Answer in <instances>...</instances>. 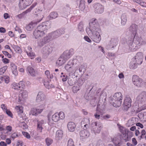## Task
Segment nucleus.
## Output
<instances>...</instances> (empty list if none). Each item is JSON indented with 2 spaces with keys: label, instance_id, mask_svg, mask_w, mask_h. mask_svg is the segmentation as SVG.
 Masks as SVG:
<instances>
[{
  "label": "nucleus",
  "instance_id": "obj_1",
  "mask_svg": "<svg viewBox=\"0 0 146 146\" xmlns=\"http://www.w3.org/2000/svg\"><path fill=\"white\" fill-rule=\"evenodd\" d=\"M89 27L86 29L88 34L91 37L92 40L96 43H99L101 40L100 33L101 30L96 19L93 18L90 20Z\"/></svg>",
  "mask_w": 146,
  "mask_h": 146
},
{
  "label": "nucleus",
  "instance_id": "obj_2",
  "mask_svg": "<svg viewBox=\"0 0 146 146\" xmlns=\"http://www.w3.org/2000/svg\"><path fill=\"white\" fill-rule=\"evenodd\" d=\"M74 50L71 48L64 52L58 60L56 64H64L74 54Z\"/></svg>",
  "mask_w": 146,
  "mask_h": 146
},
{
  "label": "nucleus",
  "instance_id": "obj_3",
  "mask_svg": "<svg viewBox=\"0 0 146 146\" xmlns=\"http://www.w3.org/2000/svg\"><path fill=\"white\" fill-rule=\"evenodd\" d=\"M122 95L120 92H116L111 97L110 101V103L115 107L120 106L122 102Z\"/></svg>",
  "mask_w": 146,
  "mask_h": 146
},
{
  "label": "nucleus",
  "instance_id": "obj_4",
  "mask_svg": "<svg viewBox=\"0 0 146 146\" xmlns=\"http://www.w3.org/2000/svg\"><path fill=\"white\" fill-rule=\"evenodd\" d=\"M132 37L133 38L130 41V42H129V46L131 50L133 51L137 48V45H141L142 38L137 36V35Z\"/></svg>",
  "mask_w": 146,
  "mask_h": 146
},
{
  "label": "nucleus",
  "instance_id": "obj_5",
  "mask_svg": "<svg viewBox=\"0 0 146 146\" xmlns=\"http://www.w3.org/2000/svg\"><path fill=\"white\" fill-rule=\"evenodd\" d=\"M132 81L133 84L138 87H141L145 85L146 86V78L144 82L141 78L136 75H134L132 78Z\"/></svg>",
  "mask_w": 146,
  "mask_h": 146
},
{
  "label": "nucleus",
  "instance_id": "obj_6",
  "mask_svg": "<svg viewBox=\"0 0 146 146\" xmlns=\"http://www.w3.org/2000/svg\"><path fill=\"white\" fill-rule=\"evenodd\" d=\"M64 32L63 29L57 30L55 31L52 32L47 35L50 40L56 38L62 35L64 33Z\"/></svg>",
  "mask_w": 146,
  "mask_h": 146
},
{
  "label": "nucleus",
  "instance_id": "obj_7",
  "mask_svg": "<svg viewBox=\"0 0 146 146\" xmlns=\"http://www.w3.org/2000/svg\"><path fill=\"white\" fill-rule=\"evenodd\" d=\"M54 47L50 45H48L43 47L42 50L43 56L44 58H47L52 51Z\"/></svg>",
  "mask_w": 146,
  "mask_h": 146
},
{
  "label": "nucleus",
  "instance_id": "obj_8",
  "mask_svg": "<svg viewBox=\"0 0 146 146\" xmlns=\"http://www.w3.org/2000/svg\"><path fill=\"white\" fill-rule=\"evenodd\" d=\"M51 24L48 21H46L40 24L38 26L37 28L41 31L44 32L45 34L48 29L50 28Z\"/></svg>",
  "mask_w": 146,
  "mask_h": 146
},
{
  "label": "nucleus",
  "instance_id": "obj_9",
  "mask_svg": "<svg viewBox=\"0 0 146 146\" xmlns=\"http://www.w3.org/2000/svg\"><path fill=\"white\" fill-rule=\"evenodd\" d=\"M91 129L92 133L96 134L100 133L102 128V126L100 124L98 125L97 122H93L91 124Z\"/></svg>",
  "mask_w": 146,
  "mask_h": 146
},
{
  "label": "nucleus",
  "instance_id": "obj_10",
  "mask_svg": "<svg viewBox=\"0 0 146 146\" xmlns=\"http://www.w3.org/2000/svg\"><path fill=\"white\" fill-rule=\"evenodd\" d=\"M65 117L64 113L60 112L59 113H56L53 115L52 116V119L55 122H57L60 119H64Z\"/></svg>",
  "mask_w": 146,
  "mask_h": 146
},
{
  "label": "nucleus",
  "instance_id": "obj_11",
  "mask_svg": "<svg viewBox=\"0 0 146 146\" xmlns=\"http://www.w3.org/2000/svg\"><path fill=\"white\" fill-rule=\"evenodd\" d=\"M50 40L47 35L44 37L37 40L36 43L37 46L41 47L44 44L48 43Z\"/></svg>",
  "mask_w": 146,
  "mask_h": 146
},
{
  "label": "nucleus",
  "instance_id": "obj_12",
  "mask_svg": "<svg viewBox=\"0 0 146 146\" xmlns=\"http://www.w3.org/2000/svg\"><path fill=\"white\" fill-rule=\"evenodd\" d=\"M34 0H20L19 7L20 9L23 10L29 5Z\"/></svg>",
  "mask_w": 146,
  "mask_h": 146
},
{
  "label": "nucleus",
  "instance_id": "obj_13",
  "mask_svg": "<svg viewBox=\"0 0 146 146\" xmlns=\"http://www.w3.org/2000/svg\"><path fill=\"white\" fill-rule=\"evenodd\" d=\"M28 96V92L26 90H21L19 92L18 101L23 102Z\"/></svg>",
  "mask_w": 146,
  "mask_h": 146
},
{
  "label": "nucleus",
  "instance_id": "obj_14",
  "mask_svg": "<svg viewBox=\"0 0 146 146\" xmlns=\"http://www.w3.org/2000/svg\"><path fill=\"white\" fill-rule=\"evenodd\" d=\"M95 11L98 14L102 13L104 11V7L99 3H97L94 6Z\"/></svg>",
  "mask_w": 146,
  "mask_h": 146
},
{
  "label": "nucleus",
  "instance_id": "obj_15",
  "mask_svg": "<svg viewBox=\"0 0 146 146\" xmlns=\"http://www.w3.org/2000/svg\"><path fill=\"white\" fill-rule=\"evenodd\" d=\"M43 17V15L42 16L41 19H40L39 21H37L32 22L26 27V29L27 30L29 31H31L36 25L37 23L40 22L42 20V18Z\"/></svg>",
  "mask_w": 146,
  "mask_h": 146
},
{
  "label": "nucleus",
  "instance_id": "obj_16",
  "mask_svg": "<svg viewBox=\"0 0 146 146\" xmlns=\"http://www.w3.org/2000/svg\"><path fill=\"white\" fill-rule=\"evenodd\" d=\"M119 128L120 131L123 134L125 135V136L123 137V139L126 142L129 141V137L128 136L127 134H126V129L125 127L120 125L119 126Z\"/></svg>",
  "mask_w": 146,
  "mask_h": 146
},
{
  "label": "nucleus",
  "instance_id": "obj_17",
  "mask_svg": "<svg viewBox=\"0 0 146 146\" xmlns=\"http://www.w3.org/2000/svg\"><path fill=\"white\" fill-rule=\"evenodd\" d=\"M138 103H143L146 101V92H143L137 97Z\"/></svg>",
  "mask_w": 146,
  "mask_h": 146
},
{
  "label": "nucleus",
  "instance_id": "obj_18",
  "mask_svg": "<svg viewBox=\"0 0 146 146\" xmlns=\"http://www.w3.org/2000/svg\"><path fill=\"white\" fill-rule=\"evenodd\" d=\"M36 3H34L26 11L23 12L22 13L17 15L16 16V17L19 19H22L24 17L25 14L30 12L32 9L36 5Z\"/></svg>",
  "mask_w": 146,
  "mask_h": 146
},
{
  "label": "nucleus",
  "instance_id": "obj_19",
  "mask_svg": "<svg viewBox=\"0 0 146 146\" xmlns=\"http://www.w3.org/2000/svg\"><path fill=\"white\" fill-rule=\"evenodd\" d=\"M45 34L44 32L41 31L37 28L35 30L33 33V36L35 39L42 37Z\"/></svg>",
  "mask_w": 146,
  "mask_h": 146
},
{
  "label": "nucleus",
  "instance_id": "obj_20",
  "mask_svg": "<svg viewBox=\"0 0 146 146\" xmlns=\"http://www.w3.org/2000/svg\"><path fill=\"white\" fill-rule=\"evenodd\" d=\"M45 96L44 93L42 92H39L37 96L36 101L37 102H46Z\"/></svg>",
  "mask_w": 146,
  "mask_h": 146
},
{
  "label": "nucleus",
  "instance_id": "obj_21",
  "mask_svg": "<svg viewBox=\"0 0 146 146\" xmlns=\"http://www.w3.org/2000/svg\"><path fill=\"white\" fill-rule=\"evenodd\" d=\"M86 129L84 128V130L81 131L80 132V137L82 139H85L88 138L90 135V133Z\"/></svg>",
  "mask_w": 146,
  "mask_h": 146
},
{
  "label": "nucleus",
  "instance_id": "obj_22",
  "mask_svg": "<svg viewBox=\"0 0 146 146\" xmlns=\"http://www.w3.org/2000/svg\"><path fill=\"white\" fill-rule=\"evenodd\" d=\"M131 100L129 96H126L124 101V104L125 108H129L131 106Z\"/></svg>",
  "mask_w": 146,
  "mask_h": 146
},
{
  "label": "nucleus",
  "instance_id": "obj_23",
  "mask_svg": "<svg viewBox=\"0 0 146 146\" xmlns=\"http://www.w3.org/2000/svg\"><path fill=\"white\" fill-rule=\"evenodd\" d=\"M41 7L38 9L39 11L44 12L47 9L48 4L46 1L45 0H42Z\"/></svg>",
  "mask_w": 146,
  "mask_h": 146
},
{
  "label": "nucleus",
  "instance_id": "obj_24",
  "mask_svg": "<svg viewBox=\"0 0 146 146\" xmlns=\"http://www.w3.org/2000/svg\"><path fill=\"white\" fill-rule=\"evenodd\" d=\"M137 26L135 24L132 25L129 28V31L132 34V37L137 35Z\"/></svg>",
  "mask_w": 146,
  "mask_h": 146
},
{
  "label": "nucleus",
  "instance_id": "obj_25",
  "mask_svg": "<svg viewBox=\"0 0 146 146\" xmlns=\"http://www.w3.org/2000/svg\"><path fill=\"white\" fill-rule=\"evenodd\" d=\"M42 112V110H39L38 108H32L30 112V114L36 116L38 114L41 113Z\"/></svg>",
  "mask_w": 146,
  "mask_h": 146
},
{
  "label": "nucleus",
  "instance_id": "obj_26",
  "mask_svg": "<svg viewBox=\"0 0 146 146\" xmlns=\"http://www.w3.org/2000/svg\"><path fill=\"white\" fill-rule=\"evenodd\" d=\"M90 124V120L89 119L85 118L81 122V125L84 128L87 129L89 128Z\"/></svg>",
  "mask_w": 146,
  "mask_h": 146
},
{
  "label": "nucleus",
  "instance_id": "obj_27",
  "mask_svg": "<svg viewBox=\"0 0 146 146\" xmlns=\"http://www.w3.org/2000/svg\"><path fill=\"white\" fill-rule=\"evenodd\" d=\"M45 123V122L43 120L38 121L37 130L39 132H42V130L43 129V126Z\"/></svg>",
  "mask_w": 146,
  "mask_h": 146
},
{
  "label": "nucleus",
  "instance_id": "obj_28",
  "mask_svg": "<svg viewBox=\"0 0 146 146\" xmlns=\"http://www.w3.org/2000/svg\"><path fill=\"white\" fill-rule=\"evenodd\" d=\"M76 127V125L75 123L72 122H70L68 123L67 127L69 131L71 132H73L74 131Z\"/></svg>",
  "mask_w": 146,
  "mask_h": 146
},
{
  "label": "nucleus",
  "instance_id": "obj_29",
  "mask_svg": "<svg viewBox=\"0 0 146 146\" xmlns=\"http://www.w3.org/2000/svg\"><path fill=\"white\" fill-rule=\"evenodd\" d=\"M82 59V58L81 57L78 56L76 58L74 59H73L70 60L69 61V63L70 64H77L81 62L79 60H80Z\"/></svg>",
  "mask_w": 146,
  "mask_h": 146
},
{
  "label": "nucleus",
  "instance_id": "obj_30",
  "mask_svg": "<svg viewBox=\"0 0 146 146\" xmlns=\"http://www.w3.org/2000/svg\"><path fill=\"white\" fill-rule=\"evenodd\" d=\"M113 142L115 146H120L121 144L120 138L119 137L114 138L113 139Z\"/></svg>",
  "mask_w": 146,
  "mask_h": 146
},
{
  "label": "nucleus",
  "instance_id": "obj_31",
  "mask_svg": "<svg viewBox=\"0 0 146 146\" xmlns=\"http://www.w3.org/2000/svg\"><path fill=\"white\" fill-rule=\"evenodd\" d=\"M119 41L118 39L117 38H113L111 39L110 44L112 48H113L118 44Z\"/></svg>",
  "mask_w": 146,
  "mask_h": 146
},
{
  "label": "nucleus",
  "instance_id": "obj_32",
  "mask_svg": "<svg viewBox=\"0 0 146 146\" xmlns=\"http://www.w3.org/2000/svg\"><path fill=\"white\" fill-rule=\"evenodd\" d=\"M63 136V132L61 130L57 131L56 133V139L58 140L62 139Z\"/></svg>",
  "mask_w": 146,
  "mask_h": 146
},
{
  "label": "nucleus",
  "instance_id": "obj_33",
  "mask_svg": "<svg viewBox=\"0 0 146 146\" xmlns=\"http://www.w3.org/2000/svg\"><path fill=\"white\" fill-rule=\"evenodd\" d=\"M121 24L123 25H124L127 21V16L124 14H122L121 16Z\"/></svg>",
  "mask_w": 146,
  "mask_h": 146
},
{
  "label": "nucleus",
  "instance_id": "obj_34",
  "mask_svg": "<svg viewBox=\"0 0 146 146\" xmlns=\"http://www.w3.org/2000/svg\"><path fill=\"white\" fill-rule=\"evenodd\" d=\"M143 62L142 60L133 58L132 59L131 62L132 64H141Z\"/></svg>",
  "mask_w": 146,
  "mask_h": 146
},
{
  "label": "nucleus",
  "instance_id": "obj_35",
  "mask_svg": "<svg viewBox=\"0 0 146 146\" xmlns=\"http://www.w3.org/2000/svg\"><path fill=\"white\" fill-rule=\"evenodd\" d=\"M27 70L29 73L32 76H34L36 75V73L34 69L31 67L28 66L27 68Z\"/></svg>",
  "mask_w": 146,
  "mask_h": 146
},
{
  "label": "nucleus",
  "instance_id": "obj_36",
  "mask_svg": "<svg viewBox=\"0 0 146 146\" xmlns=\"http://www.w3.org/2000/svg\"><path fill=\"white\" fill-rule=\"evenodd\" d=\"M0 80L2 82L3 80H5V83L8 84L9 82V78L8 76H0Z\"/></svg>",
  "mask_w": 146,
  "mask_h": 146
},
{
  "label": "nucleus",
  "instance_id": "obj_37",
  "mask_svg": "<svg viewBox=\"0 0 146 146\" xmlns=\"http://www.w3.org/2000/svg\"><path fill=\"white\" fill-rule=\"evenodd\" d=\"M135 58L143 60V54L141 52H138L135 55Z\"/></svg>",
  "mask_w": 146,
  "mask_h": 146
},
{
  "label": "nucleus",
  "instance_id": "obj_38",
  "mask_svg": "<svg viewBox=\"0 0 146 146\" xmlns=\"http://www.w3.org/2000/svg\"><path fill=\"white\" fill-rule=\"evenodd\" d=\"M73 65V64H66L65 67V69L69 72L72 71Z\"/></svg>",
  "mask_w": 146,
  "mask_h": 146
},
{
  "label": "nucleus",
  "instance_id": "obj_39",
  "mask_svg": "<svg viewBox=\"0 0 146 146\" xmlns=\"http://www.w3.org/2000/svg\"><path fill=\"white\" fill-rule=\"evenodd\" d=\"M15 108L18 113H21L23 112V108L22 106H17Z\"/></svg>",
  "mask_w": 146,
  "mask_h": 146
},
{
  "label": "nucleus",
  "instance_id": "obj_40",
  "mask_svg": "<svg viewBox=\"0 0 146 146\" xmlns=\"http://www.w3.org/2000/svg\"><path fill=\"white\" fill-rule=\"evenodd\" d=\"M13 48L17 52L21 53L22 52V50L17 45H14Z\"/></svg>",
  "mask_w": 146,
  "mask_h": 146
},
{
  "label": "nucleus",
  "instance_id": "obj_41",
  "mask_svg": "<svg viewBox=\"0 0 146 146\" xmlns=\"http://www.w3.org/2000/svg\"><path fill=\"white\" fill-rule=\"evenodd\" d=\"M50 18H52V19H54L58 17V15L57 12H53L50 13Z\"/></svg>",
  "mask_w": 146,
  "mask_h": 146
},
{
  "label": "nucleus",
  "instance_id": "obj_42",
  "mask_svg": "<svg viewBox=\"0 0 146 146\" xmlns=\"http://www.w3.org/2000/svg\"><path fill=\"white\" fill-rule=\"evenodd\" d=\"M40 105L39 106V110H42V111L45 108L46 104V102H39Z\"/></svg>",
  "mask_w": 146,
  "mask_h": 146
},
{
  "label": "nucleus",
  "instance_id": "obj_43",
  "mask_svg": "<svg viewBox=\"0 0 146 146\" xmlns=\"http://www.w3.org/2000/svg\"><path fill=\"white\" fill-rule=\"evenodd\" d=\"M80 89V86H74L72 87V91L74 93H76Z\"/></svg>",
  "mask_w": 146,
  "mask_h": 146
},
{
  "label": "nucleus",
  "instance_id": "obj_44",
  "mask_svg": "<svg viewBox=\"0 0 146 146\" xmlns=\"http://www.w3.org/2000/svg\"><path fill=\"white\" fill-rule=\"evenodd\" d=\"M12 88L15 90H19V88L18 83L15 82L13 83L11 85Z\"/></svg>",
  "mask_w": 146,
  "mask_h": 146
},
{
  "label": "nucleus",
  "instance_id": "obj_45",
  "mask_svg": "<svg viewBox=\"0 0 146 146\" xmlns=\"http://www.w3.org/2000/svg\"><path fill=\"white\" fill-rule=\"evenodd\" d=\"M133 1L134 2L139 4L143 6L146 4L145 3L141 0H133Z\"/></svg>",
  "mask_w": 146,
  "mask_h": 146
},
{
  "label": "nucleus",
  "instance_id": "obj_46",
  "mask_svg": "<svg viewBox=\"0 0 146 146\" xmlns=\"http://www.w3.org/2000/svg\"><path fill=\"white\" fill-rule=\"evenodd\" d=\"M78 30L81 32H82L84 31L83 25V23L82 22L80 23L78 26Z\"/></svg>",
  "mask_w": 146,
  "mask_h": 146
},
{
  "label": "nucleus",
  "instance_id": "obj_47",
  "mask_svg": "<svg viewBox=\"0 0 146 146\" xmlns=\"http://www.w3.org/2000/svg\"><path fill=\"white\" fill-rule=\"evenodd\" d=\"M85 1L84 0H81L80 3L79 7L82 9H84L85 8Z\"/></svg>",
  "mask_w": 146,
  "mask_h": 146
},
{
  "label": "nucleus",
  "instance_id": "obj_48",
  "mask_svg": "<svg viewBox=\"0 0 146 146\" xmlns=\"http://www.w3.org/2000/svg\"><path fill=\"white\" fill-rule=\"evenodd\" d=\"M67 146H75L72 139H70L68 140Z\"/></svg>",
  "mask_w": 146,
  "mask_h": 146
},
{
  "label": "nucleus",
  "instance_id": "obj_49",
  "mask_svg": "<svg viewBox=\"0 0 146 146\" xmlns=\"http://www.w3.org/2000/svg\"><path fill=\"white\" fill-rule=\"evenodd\" d=\"M45 141L46 144L47 146H49L51 145L52 142V140L51 139L48 138L46 139Z\"/></svg>",
  "mask_w": 146,
  "mask_h": 146
},
{
  "label": "nucleus",
  "instance_id": "obj_50",
  "mask_svg": "<svg viewBox=\"0 0 146 146\" xmlns=\"http://www.w3.org/2000/svg\"><path fill=\"white\" fill-rule=\"evenodd\" d=\"M7 66H5L0 69V73L2 74L5 73L7 70Z\"/></svg>",
  "mask_w": 146,
  "mask_h": 146
},
{
  "label": "nucleus",
  "instance_id": "obj_51",
  "mask_svg": "<svg viewBox=\"0 0 146 146\" xmlns=\"http://www.w3.org/2000/svg\"><path fill=\"white\" fill-rule=\"evenodd\" d=\"M45 74L48 78H53L52 76L50 75V72L48 70H47L45 72Z\"/></svg>",
  "mask_w": 146,
  "mask_h": 146
},
{
  "label": "nucleus",
  "instance_id": "obj_52",
  "mask_svg": "<svg viewBox=\"0 0 146 146\" xmlns=\"http://www.w3.org/2000/svg\"><path fill=\"white\" fill-rule=\"evenodd\" d=\"M61 75L60 76L63 82H65L67 80V76L65 75H63V73H61Z\"/></svg>",
  "mask_w": 146,
  "mask_h": 146
},
{
  "label": "nucleus",
  "instance_id": "obj_53",
  "mask_svg": "<svg viewBox=\"0 0 146 146\" xmlns=\"http://www.w3.org/2000/svg\"><path fill=\"white\" fill-rule=\"evenodd\" d=\"M24 82L23 81H20L18 83V86L19 88H23L25 86Z\"/></svg>",
  "mask_w": 146,
  "mask_h": 146
},
{
  "label": "nucleus",
  "instance_id": "obj_54",
  "mask_svg": "<svg viewBox=\"0 0 146 146\" xmlns=\"http://www.w3.org/2000/svg\"><path fill=\"white\" fill-rule=\"evenodd\" d=\"M20 125L21 127H22L24 129H26L28 128V126L24 122H22L20 123Z\"/></svg>",
  "mask_w": 146,
  "mask_h": 146
},
{
  "label": "nucleus",
  "instance_id": "obj_55",
  "mask_svg": "<svg viewBox=\"0 0 146 146\" xmlns=\"http://www.w3.org/2000/svg\"><path fill=\"white\" fill-rule=\"evenodd\" d=\"M70 9V7H69V5H67L66 7L63 9V11L64 12V13H65L66 14L68 12H69Z\"/></svg>",
  "mask_w": 146,
  "mask_h": 146
},
{
  "label": "nucleus",
  "instance_id": "obj_56",
  "mask_svg": "<svg viewBox=\"0 0 146 146\" xmlns=\"http://www.w3.org/2000/svg\"><path fill=\"white\" fill-rule=\"evenodd\" d=\"M22 133L23 135L27 139H29L31 137L30 134L27 132H22Z\"/></svg>",
  "mask_w": 146,
  "mask_h": 146
},
{
  "label": "nucleus",
  "instance_id": "obj_57",
  "mask_svg": "<svg viewBox=\"0 0 146 146\" xmlns=\"http://www.w3.org/2000/svg\"><path fill=\"white\" fill-rule=\"evenodd\" d=\"M27 55L31 57V59H32L34 58V56L35 55V54L34 53L32 52H27Z\"/></svg>",
  "mask_w": 146,
  "mask_h": 146
},
{
  "label": "nucleus",
  "instance_id": "obj_58",
  "mask_svg": "<svg viewBox=\"0 0 146 146\" xmlns=\"http://www.w3.org/2000/svg\"><path fill=\"white\" fill-rule=\"evenodd\" d=\"M84 80L82 79H80L78 81V85L80 86H82L84 82Z\"/></svg>",
  "mask_w": 146,
  "mask_h": 146
},
{
  "label": "nucleus",
  "instance_id": "obj_59",
  "mask_svg": "<svg viewBox=\"0 0 146 146\" xmlns=\"http://www.w3.org/2000/svg\"><path fill=\"white\" fill-rule=\"evenodd\" d=\"M6 114L9 116L12 117L13 115L11 112L8 110H7L5 111Z\"/></svg>",
  "mask_w": 146,
  "mask_h": 146
},
{
  "label": "nucleus",
  "instance_id": "obj_60",
  "mask_svg": "<svg viewBox=\"0 0 146 146\" xmlns=\"http://www.w3.org/2000/svg\"><path fill=\"white\" fill-rule=\"evenodd\" d=\"M145 131L144 129L141 130V135L140 137L141 138L143 139L144 137V136L145 134Z\"/></svg>",
  "mask_w": 146,
  "mask_h": 146
},
{
  "label": "nucleus",
  "instance_id": "obj_61",
  "mask_svg": "<svg viewBox=\"0 0 146 146\" xmlns=\"http://www.w3.org/2000/svg\"><path fill=\"white\" fill-rule=\"evenodd\" d=\"M97 146H104V144L103 142L101 140H99L98 141L97 144Z\"/></svg>",
  "mask_w": 146,
  "mask_h": 146
},
{
  "label": "nucleus",
  "instance_id": "obj_62",
  "mask_svg": "<svg viewBox=\"0 0 146 146\" xmlns=\"http://www.w3.org/2000/svg\"><path fill=\"white\" fill-rule=\"evenodd\" d=\"M129 67L131 69H135L137 67V64H129Z\"/></svg>",
  "mask_w": 146,
  "mask_h": 146
},
{
  "label": "nucleus",
  "instance_id": "obj_63",
  "mask_svg": "<svg viewBox=\"0 0 146 146\" xmlns=\"http://www.w3.org/2000/svg\"><path fill=\"white\" fill-rule=\"evenodd\" d=\"M68 82L69 85L71 86H72L74 84V82L70 78H68Z\"/></svg>",
  "mask_w": 146,
  "mask_h": 146
},
{
  "label": "nucleus",
  "instance_id": "obj_64",
  "mask_svg": "<svg viewBox=\"0 0 146 146\" xmlns=\"http://www.w3.org/2000/svg\"><path fill=\"white\" fill-rule=\"evenodd\" d=\"M84 40L86 41L89 42H92L91 40L87 36H84Z\"/></svg>",
  "mask_w": 146,
  "mask_h": 146
}]
</instances>
